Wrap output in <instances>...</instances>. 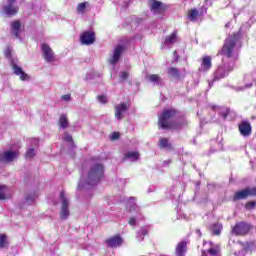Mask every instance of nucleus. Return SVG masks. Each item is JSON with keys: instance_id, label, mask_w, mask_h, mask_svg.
Here are the masks:
<instances>
[{"instance_id": "6e6552de", "label": "nucleus", "mask_w": 256, "mask_h": 256, "mask_svg": "<svg viewBox=\"0 0 256 256\" xmlns=\"http://www.w3.org/2000/svg\"><path fill=\"white\" fill-rule=\"evenodd\" d=\"M167 9H169V5L157 0H154L150 5V11L153 15H165Z\"/></svg>"}, {"instance_id": "7c9ffc66", "label": "nucleus", "mask_w": 256, "mask_h": 256, "mask_svg": "<svg viewBox=\"0 0 256 256\" xmlns=\"http://www.w3.org/2000/svg\"><path fill=\"white\" fill-rule=\"evenodd\" d=\"M159 147L160 149H171V144H169V140L167 138H160Z\"/></svg>"}, {"instance_id": "1a4fd4ad", "label": "nucleus", "mask_w": 256, "mask_h": 256, "mask_svg": "<svg viewBox=\"0 0 256 256\" xmlns=\"http://www.w3.org/2000/svg\"><path fill=\"white\" fill-rule=\"evenodd\" d=\"M19 157V152L17 151H6L0 153V165H5V163H11Z\"/></svg>"}, {"instance_id": "a18cd8bd", "label": "nucleus", "mask_w": 256, "mask_h": 256, "mask_svg": "<svg viewBox=\"0 0 256 256\" xmlns=\"http://www.w3.org/2000/svg\"><path fill=\"white\" fill-rule=\"evenodd\" d=\"M31 147H39V139H37V138H33L32 140H31Z\"/></svg>"}, {"instance_id": "f3484780", "label": "nucleus", "mask_w": 256, "mask_h": 256, "mask_svg": "<svg viewBox=\"0 0 256 256\" xmlns=\"http://www.w3.org/2000/svg\"><path fill=\"white\" fill-rule=\"evenodd\" d=\"M146 79L150 81V83H153V85H157L158 87H161L163 85V78L159 76V74H148L146 75Z\"/></svg>"}, {"instance_id": "2f4dec72", "label": "nucleus", "mask_w": 256, "mask_h": 256, "mask_svg": "<svg viewBox=\"0 0 256 256\" xmlns=\"http://www.w3.org/2000/svg\"><path fill=\"white\" fill-rule=\"evenodd\" d=\"M149 233V230H147V227H142L139 232H137L136 238L138 241H143V237Z\"/></svg>"}, {"instance_id": "bb28decb", "label": "nucleus", "mask_w": 256, "mask_h": 256, "mask_svg": "<svg viewBox=\"0 0 256 256\" xmlns=\"http://www.w3.org/2000/svg\"><path fill=\"white\" fill-rule=\"evenodd\" d=\"M124 159H130V161L135 162L139 161V152L129 151L124 154Z\"/></svg>"}, {"instance_id": "393cba45", "label": "nucleus", "mask_w": 256, "mask_h": 256, "mask_svg": "<svg viewBox=\"0 0 256 256\" xmlns=\"http://www.w3.org/2000/svg\"><path fill=\"white\" fill-rule=\"evenodd\" d=\"M11 29L13 35L19 39V33H21V22H19V20L12 22Z\"/></svg>"}, {"instance_id": "aec40b11", "label": "nucleus", "mask_w": 256, "mask_h": 256, "mask_svg": "<svg viewBox=\"0 0 256 256\" xmlns=\"http://www.w3.org/2000/svg\"><path fill=\"white\" fill-rule=\"evenodd\" d=\"M213 58L211 56H204L201 62V68L203 71H209L213 67Z\"/></svg>"}, {"instance_id": "e433bc0d", "label": "nucleus", "mask_w": 256, "mask_h": 256, "mask_svg": "<svg viewBox=\"0 0 256 256\" xmlns=\"http://www.w3.org/2000/svg\"><path fill=\"white\" fill-rule=\"evenodd\" d=\"M3 247H7V236L1 234L0 235V249H3Z\"/></svg>"}, {"instance_id": "f257e3e1", "label": "nucleus", "mask_w": 256, "mask_h": 256, "mask_svg": "<svg viewBox=\"0 0 256 256\" xmlns=\"http://www.w3.org/2000/svg\"><path fill=\"white\" fill-rule=\"evenodd\" d=\"M103 177V164L91 163L86 177H82L78 189H91L101 181Z\"/></svg>"}, {"instance_id": "603ef678", "label": "nucleus", "mask_w": 256, "mask_h": 256, "mask_svg": "<svg viewBox=\"0 0 256 256\" xmlns=\"http://www.w3.org/2000/svg\"><path fill=\"white\" fill-rule=\"evenodd\" d=\"M196 233L201 237V230H196Z\"/></svg>"}, {"instance_id": "2eb2a0df", "label": "nucleus", "mask_w": 256, "mask_h": 256, "mask_svg": "<svg viewBox=\"0 0 256 256\" xmlns=\"http://www.w3.org/2000/svg\"><path fill=\"white\" fill-rule=\"evenodd\" d=\"M123 51H125V47L118 45L114 51L113 55L109 60L110 65H117L119 59H121V55H123Z\"/></svg>"}, {"instance_id": "473e14b6", "label": "nucleus", "mask_w": 256, "mask_h": 256, "mask_svg": "<svg viewBox=\"0 0 256 256\" xmlns=\"http://www.w3.org/2000/svg\"><path fill=\"white\" fill-rule=\"evenodd\" d=\"M169 77H173V79H179V70L175 67H171L168 69Z\"/></svg>"}, {"instance_id": "c9c22d12", "label": "nucleus", "mask_w": 256, "mask_h": 256, "mask_svg": "<svg viewBox=\"0 0 256 256\" xmlns=\"http://www.w3.org/2000/svg\"><path fill=\"white\" fill-rule=\"evenodd\" d=\"M255 207H256V201H248L245 204V210L246 211H252V209H255Z\"/></svg>"}, {"instance_id": "7ed1b4c3", "label": "nucleus", "mask_w": 256, "mask_h": 256, "mask_svg": "<svg viewBox=\"0 0 256 256\" xmlns=\"http://www.w3.org/2000/svg\"><path fill=\"white\" fill-rule=\"evenodd\" d=\"M175 115H177V111L175 109L164 110L159 115V127H161V129H179V127L187 125V121H185V119H181V123H175V121H173Z\"/></svg>"}, {"instance_id": "864d4df0", "label": "nucleus", "mask_w": 256, "mask_h": 256, "mask_svg": "<svg viewBox=\"0 0 256 256\" xmlns=\"http://www.w3.org/2000/svg\"><path fill=\"white\" fill-rule=\"evenodd\" d=\"M252 119H256V116H253Z\"/></svg>"}, {"instance_id": "20e7f679", "label": "nucleus", "mask_w": 256, "mask_h": 256, "mask_svg": "<svg viewBox=\"0 0 256 256\" xmlns=\"http://www.w3.org/2000/svg\"><path fill=\"white\" fill-rule=\"evenodd\" d=\"M135 201H136L135 197H131L127 203L128 211L130 213H135V215H132L128 221V223H129V225H131V227H135V225H137V223H139V221H141L143 219V214H141V208H139V206H137Z\"/></svg>"}, {"instance_id": "412c9836", "label": "nucleus", "mask_w": 256, "mask_h": 256, "mask_svg": "<svg viewBox=\"0 0 256 256\" xmlns=\"http://www.w3.org/2000/svg\"><path fill=\"white\" fill-rule=\"evenodd\" d=\"M187 253V241H181L176 246V256H185Z\"/></svg>"}, {"instance_id": "c85d7f7f", "label": "nucleus", "mask_w": 256, "mask_h": 256, "mask_svg": "<svg viewBox=\"0 0 256 256\" xmlns=\"http://www.w3.org/2000/svg\"><path fill=\"white\" fill-rule=\"evenodd\" d=\"M227 75L229 74L227 73V70H225L223 64L219 66L215 72L216 79H224V77H227Z\"/></svg>"}, {"instance_id": "49530a36", "label": "nucleus", "mask_w": 256, "mask_h": 256, "mask_svg": "<svg viewBox=\"0 0 256 256\" xmlns=\"http://www.w3.org/2000/svg\"><path fill=\"white\" fill-rule=\"evenodd\" d=\"M62 101H71V94H66L61 97Z\"/></svg>"}, {"instance_id": "9d476101", "label": "nucleus", "mask_w": 256, "mask_h": 256, "mask_svg": "<svg viewBox=\"0 0 256 256\" xmlns=\"http://www.w3.org/2000/svg\"><path fill=\"white\" fill-rule=\"evenodd\" d=\"M209 248L202 250V256H221V244L208 243Z\"/></svg>"}, {"instance_id": "a19ab883", "label": "nucleus", "mask_w": 256, "mask_h": 256, "mask_svg": "<svg viewBox=\"0 0 256 256\" xmlns=\"http://www.w3.org/2000/svg\"><path fill=\"white\" fill-rule=\"evenodd\" d=\"M230 114H231V109L229 108H225V110L221 112L223 119H227V117H229Z\"/></svg>"}, {"instance_id": "4468645a", "label": "nucleus", "mask_w": 256, "mask_h": 256, "mask_svg": "<svg viewBox=\"0 0 256 256\" xmlns=\"http://www.w3.org/2000/svg\"><path fill=\"white\" fill-rule=\"evenodd\" d=\"M80 41L82 45H93L95 43V32L93 31L84 32L80 37Z\"/></svg>"}, {"instance_id": "ea45409f", "label": "nucleus", "mask_w": 256, "mask_h": 256, "mask_svg": "<svg viewBox=\"0 0 256 256\" xmlns=\"http://www.w3.org/2000/svg\"><path fill=\"white\" fill-rule=\"evenodd\" d=\"M97 100L99 101V103H102L103 105H105V103H107L108 101L107 96L105 95H99L97 97Z\"/></svg>"}, {"instance_id": "3c124183", "label": "nucleus", "mask_w": 256, "mask_h": 256, "mask_svg": "<svg viewBox=\"0 0 256 256\" xmlns=\"http://www.w3.org/2000/svg\"><path fill=\"white\" fill-rule=\"evenodd\" d=\"M175 61H177V51H174Z\"/></svg>"}, {"instance_id": "09e8293b", "label": "nucleus", "mask_w": 256, "mask_h": 256, "mask_svg": "<svg viewBox=\"0 0 256 256\" xmlns=\"http://www.w3.org/2000/svg\"><path fill=\"white\" fill-rule=\"evenodd\" d=\"M188 19H189L190 21H193V9H190V10L188 11Z\"/></svg>"}, {"instance_id": "c03bdc74", "label": "nucleus", "mask_w": 256, "mask_h": 256, "mask_svg": "<svg viewBox=\"0 0 256 256\" xmlns=\"http://www.w3.org/2000/svg\"><path fill=\"white\" fill-rule=\"evenodd\" d=\"M202 15H203V11L199 12V10L197 9L193 10V19H197V17H202Z\"/></svg>"}, {"instance_id": "423d86ee", "label": "nucleus", "mask_w": 256, "mask_h": 256, "mask_svg": "<svg viewBox=\"0 0 256 256\" xmlns=\"http://www.w3.org/2000/svg\"><path fill=\"white\" fill-rule=\"evenodd\" d=\"M60 203H61V210H60V219H67L70 215L69 212V197L64 191L60 192Z\"/></svg>"}, {"instance_id": "72a5a7b5", "label": "nucleus", "mask_w": 256, "mask_h": 256, "mask_svg": "<svg viewBox=\"0 0 256 256\" xmlns=\"http://www.w3.org/2000/svg\"><path fill=\"white\" fill-rule=\"evenodd\" d=\"M37 155L35 148H30L26 152V159H33Z\"/></svg>"}, {"instance_id": "6ab92c4d", "label": "nucleus", "mask_w": 256, "mask_h": 256, "mask_svg": "<svg viewBox=\"0 0 256 256\" xmlns=\"http://www.w3.org/2000/svg\"><path fill=\"white\" fill-rule=\"evenodd\" d=\"M108 247H121L123 245V238L120 236H113L112 238L106 240Z\"/></svg>"}, {"instance_id": "79ce46f5", "label": "nucleus", "mask_w": 256, "mask_h": 256, "mask_svg": "<svg viewBox=\"0 0 256 256\" xmlns=\"http://www.w3.org/2000/svg\"><path fill=\"white\" fill-rule=\"evenodd\" d=\"M11 53H13V49L11 47H7L4 52V55L5 57H7V59H11Z\"/></svg>"}, {"instance_id": "dca6fc26", "label": "nucleus", "mask_w": 256, "mask_h": 256, "mask_svg": "<svg viewBox=\"0 0 256 256\" xmlns=\"http://www.w3.org/2000/svg\"><path fill=\"white\" fill-rule=\"evenodd\" d=\"M12 69L14 71V75H18L20 77L21 81H27L29 79V75L23 71L22 67H19L17 63H15V60H11Z\"/></svg>"}, {"instance_id": "4be33fe9", "label": "nucleus", "mask_w": 256, "mask_h": 256, "mask_svg": "<svg viewBox=\"0 0 256 256\" xmlns=\"http://www.w3.org/2000/svg\"><path fill=\"white\" fill-rule=\"evenodd\" d=\"M174 43H177V31H174L170 36H167L164 45L172 47Z\"/></svg>"}, {"instance_id": "a211bd4d", "label": "nucleus", "mask_w": 256, "mask_h": 256, "mask_svg": "<svg viewBox=\"0 0 256 256\" xmlns=\"http://www.w3.org/2000/svg\"><path fill=\"white\" fill-rule=\"evenodd\" d=\"M128 107L127 104L125 103H121L115 106V117L118 120L123 119V113H125L127 111Z\"/></svg>"}, {"instance_id": "9b49d317", "label": "nucleus", "mask_w": 256, "mask_h": 256, "mask_svg": "<svg viewBox=\"0 0 256 256\" xmlns=\"http://www.w3.org/2000/svg\"><path fill=\"white\" fill-rule=\"evenodd\" d=\"M238 131L242 137H250L251 133H253V127L251 126V122L242 121L238 124Z\"/></svg>"}, {"instance_id": "ddd939ff", "label": "nucleus", "mask_w": 256, "mask_h": 256, "mask_svg": "<svg viewBox=\"0 0 256 256\" xmlns=\"http://www.w3.org/2000/svg\"><path fill=\"white\" fill-rule=\"evenodd\" d=\"M16 0H7V5L3 6V13L8 17H13V15H17L19 8L15 5Z\"/></svg>"}, {"instance_id": "5701e85b", "label": "nucleus", "mask_w": 256, "mask_h": 256, "mask_svg": "<svg viewBox=\"0 0 256 256\" xmlns=\"http://www.w3.org/2000/svg\"><path fill=\"white\" fill-rule=\"evenodd\" d=\"M9 197H11L9 188L5 185H0V200L5 201V199H9Z\"/></svg>"}, {"instance_id": "f704fd0d", "label": "nucleus", "mask_w": 256, "mask_h": 256, "mask_svg": "<svg viewBox=\"0 0 256 256\" xmlns=\"http://www.w3.org/2000/svg\"><path fill=\"white\" fill-rule=\"evenodd\" d=\"M87 5H89V3H87V2L78 4V6H77L78 13H85V10L87 9Z\"/></svg>"}, {"instance_id": "8fccbe9b", "label": "nucleus", "mask_w": 256, "mask_h": 256, "mask_svg": "<svg viewBox=\"0 0 256 256\" xmlns=\"http://www.w3.org/2000/svg\"><path fill=\"white\" fill-rule=\"evenodd\" d=\"M171 163V160L164 161V165H169Z\"/></svg>"}, {"instance_id": "c756f323", "label": "nucleus", "mask_w": 256, "mask_h": 256, "mask_svg": "<svg viewBox=\"0 0 256 256\" xmlns=\"http://www.w3.org/2000/svg\"><path fill=\"white\" fill-rule=\"evenodd\" d=\"M59 127L60 129H67V127H69V118H67V114H62L60 116Z\"/></svg>"}, {"instance_id": "39448f33", "label": "nucleus", "mask_w": 256, "mask_h": 256, "mask_svg": "<svg viewBox=\"0 0 256 256\" xmlns=\"http://www.w3.org/2000/svg\"><path fill=\"white\" fill-rule=\"evenodd\" d=\"M253 231V225L247 221H238L231 227V234L235 237H247Z\"/></svg>"}, {"instance_id": "0eeeda50", "label": "nucleus", "mask_w": 256, "mask_h": 256, "mask_svg": "<svg viewBox=\"0 0 256 256\" xmlns=\"http://www.w3.org/2000/svg\"><path fill=\"white\" fill-rule=\"evenodd\" d=\"M248 197H256V187L245 188L237 191L233 195V201H241L247 199Z\"/></svg>"}, {"instance_id": "37998d69", "label": "nucleus", "mask_w": 256, "mask_h": 256, "mask_svg": "<svg viewBox=\"0 0 256 256\" xmlns=\"http://www.w3.org/2000/svg\"><path fill=\"white\" fill-rule=\"evenodd\" d=\"M128 77H129V72H125V71L120 72V79L122 81H127Z\"/></svg>"}, {"instance_id": "58836bf2", "label": "nucleus", "mask_w": 256, "mask_h": 256, "mask_svg": "<svg viewBox=\"0 0 256 256\" xmlns=\"http://www.w3.org/2000/svg\"><path fill=\"white\" fill-rule=\"evenodd\" d=\"M67 143H73V136L71 134L65 132L64 133V138H63Z\"/></svg>"}, {"instance_id": "a878e982", "label": "nucleus", "mask_w": 256, "mask_h": 256, "mask_svg": "<svg viewBox=\"0 0 256 256\" xmlns=\"http://www.w3.org/2000/svg\"><path fill=\"white\" fill-rule=\"evenodd\" d=\"M211 231L212 235L219 237V235H221V231H223V224L219 222L212 224Z\"/></svg>"}, {"instance_id": "b1692460", "label": "nucleus", "mask_w": 256, "mask_h": 256, "mask_svg": "<svg viewBox=\"0 0 256 256\" xmlns=\"http://www.w3.org/2000/svg\"><path fill=\"white\" fill-rule=\"evenodd\" d=\"M238 245L242 246V250L245 253H249V251H251V248L255 247V241H247V242L238 241Z\"/></svg>"}, {"instance_id": "de8ad7c7", "label": "nucleus", "mask_w": 256, "mask_h": 256, "mask_svg": "<svg viewBox=\"0 0 256 256\" xmlns=\"http://www.w3.org/2000/svg\"><path fill=\"white\" fill-rule=\"evenodd\" d=\"M111 139H112V141H115V140L119 139V132H114L111 135Z\"/></svg>"}, {"instance_id": "4c0bfd02", "label": "nucleus", "mask_w": 256, "mask_h": 256, "mask_svg": "<svg viewBox=\"0 0 256 256\" xmlns=\"http://www.w3.org/2000/svg\"><path fill=\"white\" fill-rule=\"evenodd\" d=\"M35 201V195H28L26 196V205H32V203H34Z\"/></svg>"}, {"instance_id": "f8f14e48", "label": "nucleus", "mask_w": 256, "mask_h": 256, "mask_svg": "<svg viewBox=\"0 0 256 256\" xmlns=\"http://www.w3.org/2000/svg\"><path fill=\"white\" fill-rule=\"evenodd\" d=\"M41 50L46 63H53V61H55V52H53L51 46L48 44H42Z\"/></svg>"}, {"instance_id": "f03ea898", "label": "nucleus", "mask_w": 256, "mask_h": 256, "mask_svg": "<svg viewBox=\"0 0 256 256\" xmlns=\"http://www.w3.org/2000/svg\"><path fill=\"white\" fill-rule=\"evenodd\" d=\"M240 40L241 31L229 34L224 40L223 46L220 50V55H222V57H226L227 59H239V53L235 52V48Z\"/></svg>"}, {"instance_id": "cd10ccee", "label": "nucleus", "mask_w": 256, "mask_h": 256, "mask_svg": "<svg viewBox=\"0 0 256 256\" xmlns=\"http://www.w3.org/2000/svg\"><path fill=\"white\" fill-rule=\"evenodd\" d=\"M235 61H237V60L232 58L231 61L225 62V63L222 64V66H224V69L226 70L228 75H229V73H233V71L235 69Z\"/></svg>"}]
</instances>
